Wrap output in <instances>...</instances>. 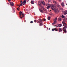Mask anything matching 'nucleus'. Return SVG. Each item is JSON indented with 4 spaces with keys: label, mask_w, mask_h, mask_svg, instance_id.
Segmentation results:
<instances>
[{
    "label": "nucleus",
    "mask_w": 67,
    "mask_h": 67,
    "mask_svg": "<svg viewBox=\"0 0 67 67\" xmlns=\"http://www.w3.org/2000/svg\"><path fill=\"white\" fill-rule=\"evenodd\" d=\"M63 25L64 26L63 28V30L64 32H65V33H66V29H67V24H66V23L64 21H63L62 22Z\"/></svg>",
    "instance_id": "f257e3e1"
},
{
    "label": "nucleus",
    "mask_w": 67,
    "mask_h": 67,
    "mask_svg": "<svg viewBox=\"0 0 67 67\" xmlns=\"http://www.w3.org/2000/svg\"><path fill=\"white\" fill-rule=\"evenodd\" d=\"M51 7L52 10H54L56 9L55 5L53 4H51Z\"/></svg>",
    "instance_id": "f03ea898"
},
{
    "label": "nucleus",
    "mask_w": 67,
    "mask_h": 67,
    "mask_svg": "<svg viewBox=\"0 0 67 67\" xmlns=\"http://www.w3.org/2000/svg\"><path fill=\"white\" fill-rule=\"evenodd\" d=\"M38 21V22L40 23L39 24V25L40 26H42V19H40L39 20V21Z\"/></svg>",
    "instance_id": "7ed1b4c3"
},
{
    "label": "nucleus",
    "mask_w": 67,
    "mask_h": 67,
    "mask_svg": "<svg viewBox=\"0 0 67 67\" xmlns=\"http://www.w3.org/2000/svg\"><path fill=\"white\" fill-rule=\"evenodd\" d=\"M57 17H56L53 20L54 22L52 23L53 25H54V24H56L57 22Z\"/></svg>",
    "instance_id": "20e7f679"
},
{
    "label": "nucleus",
    "mask_w": 67,
    "mask_h": 67,
    "mask_svg": "<svg viewBox=\"0 0 67 67\" xmlns=\"http://www.w3.org/2000/svg\"><path fill=\"white\" fill-rule=\"evenodd\" d=\"M58 31V29H57L55 28L54 29H52V31Z\"/></svg>",
    "instance_id": "39448f33"
},
{
    "label": "nucleus",
    "mask_w": 67,
    "mask_h": 67,
    "mask_svg": "<svg viewBox=\"0 0 67 67\" xmlns=\"http://www.w3.org/2000/svg\"><path fill=\"white\" fill-rule=\"evenodd\" d=\"M53 11H54L55 13H58V10L57 9H54V10H53Z\"/></svg>",
    "instance_id": "423d86ee"
},
{
    "label": "nucleus",
    "mask_w": 67,
    "mask_h": 67,
    "mask_svg": "<svg viewBox=\"0 0 67 67\" xmlns=\"http://www.w3.org/2000/svg\"><path fill=\"white\" fill-rule=\"evenodd\" d=\"M63 31V29H62L61 28H59L58 29V31L59 32H62Z\"/></svg>",
    "instance_id": "0eeeda50"
},
{
    "label": "nucleus",
    "mask_w": 67,
    "mask_h": 67,
    "mask_svg": "<svg viewBox=\"0 0 67 67\" xmlns=\"http://www.w3.org/2000/svg\"><path fill=\"white\" fill-rule=\"evenodd\" d=\"M26 0H24L23 1V5H24L25 4H26Z\"/></svg>",
    "instance_id": "6e6552de"
},
{
    "label": "nucleus",
    "mask_w": 67,
    "mask_h": 67,
    "mask_svg": "<svg viewBox=\"0 0 67 67\" xmlns=\"http://www.w3.org/2000/svg\"><path fill=\"white\" fill-rule=\"evenodd\" d=\"M41 3L43 4L44 5H45V2L44 1H42L41 2Z\"/></svg>",
    "instance_id": "1a4fd4ad"
},
{
    "label": "nucleus",
    "mask_w": 67,
    "mask_h": 67,
    "mask_svg": "<svg viewBox=\"0 0 67 67\" xmlns=\"http://www.w3.org/2000/svg\"><path fill=\"white\" fill-rule=\"evenodd\" d=\"M10 4L12 6H13L14 5V3H13L12 2H10Z\"/></svg>",
    "instance_id": "9d476101"
},
{
    "label": "nucleus",
    "mask_w": 67,
    "mask_h": 67,
    "mask_svg": "<svg viewBox=\"0 0 67 67\" xmlns=\"http://www.w3.org/2000/svg\"><path fill=\"white\" fill-rule=\"evenodd\" d=\"M67 14V11L66 10L64 12V15H66V14Z\"/></svg>",
    "instance_id": "9b49d317"
},
{
    "label": "nucleus",
    "mask_w": 67,
    "mask_h": 67,
    "mask_svg": "<svg viewBox=\"0 0 67 67\" xmlns=\"http://www.w3.org/2000/svg\"><path fill=\"white\" fill-rule=\"evenodd\" d=\"M58 21H61L62 20V19H61L60 18H58Z\"/></svg>",
    "instance_id": "f8f14e48"
},
{
    "label": "nucleus",
    "mask_w": 67,
    "mask_h": 67,
    "mask_svg": "<svg viewBox=\"0 0 67 67\" xmlns=\"http://www.w3.org/2000/svg\"><path fill=\"white\" fill-rule=\"evenodd\" d=\"M39 10L42 13H43V10L41 9H39Z\"/></svg>",
    "instance_id": "ddd939ff"
},
{
    "label": "nucleus",
    "mask_w": 67,
    "mask_h": 67,
    "mask_svg": "<svg viewBox=\"0 0 67 67\" xmlns=\"http://www.w3.org/2000/svg\"><path fill=\"white\" fill-rule=\"evenodd\" d=\"M64 21H67V18H65L63 19Z\"/></svg>",
    "instance_id": "4468645a"
},
{
    "label": "nucleus",
    "mask_w": 67,
    "mask_h": 67,
    "mask_svg": "<svg viewBox=\"0 0 67 67\" xmlns=\"http://www.w3.org/2000/svg\"><path fill=\"white\" fill-rule=\"evenodd\" d=\"M61 5L63 7H64V3L63 2H62L61 3Z\"/></svg>",
    "instance_id": "2eb2a0df"
},
{
    "label": "nucleus",
    "mask_w": 67,
    "mask_h": 67,
    "mask_svg": "<svg viewBox=\"0 0 67 67\" xmlns=\"http://www.w3.org/2000/svg\"><path fill=\"white\" fill-rule=\"evenodd\" d=\"M53 2L54 4H56L57 3L55 1H53Z\"/></svg>",
    "instance_id": "dca6fc26"
},
{
    "label": "nucleus",
    "mask_w": 67,
    "mask_h": 67,
    "mask_svg": "<svg viewBox=\"0 0 67 67\" xmlns=\"http://www.w3.org/2000/svg\"><path fill=\"white\" fill-rule=\"evenodd\" d=\"M31 4H34V1H31Z\"/></svg>",
    "instance_id": "f3484780"
},
{
    "label": "nucleus",
    "mask_w": 67,
    "mask_h": 67,
    "mask_svg": "<svg viewBox=\"0 0 67 67\" xmlns=\"http://www.w3.org/2000/svg\"><path fill=\"white\" fill-rule=\"evenodd\" d=\"M47 7H50V4H48L46 5Z\"/></svg>",
    "instance_id": "a211bd4d"
},
{
    "label": "nucleus",
    "mask_w": 67,
    "mask_h": 67,
    "mask_svg": "<svg viewBox=\"0 0 67 67\" xmlns=\"http://www.w3.org/2000/svg\"><path fill=\"white\" fill-rule=\"evenodd\" d=\"M58 26H59V27H61L62 26V24H60L58 25Z\"/></svg>",
    "instance_id": "6ab92c4d"
},
{
    "label": "nucleus",
    "mask_w": 67,
    "mask_h": 67,
    "mask_svg": "<svg viewBox=\"0 0 67 67\" xmlns=\"http://www.w3.org/2000/svg\"><path fill=\"white\" fill-rule=\"evenodd\" d=\"M50 19H51V17L49 16L48 17V20H50Z\"/></svg>",
    "instance_id": "aec40b11"
},
{
    "label": "nucleus",
    "mask_w": 67,
    "mask_h": 67,
    "mask_svg": "<svg viewBox=\"0 0 67 67\" xmlns=\"http://www.w3.org/2000/svg\"><path fill=\"white\" fill-rule=\"evenodd\" d=\"M50 8V6H48V7H47V9H48V10H49V9Z\"/></svg>",
    "instance_id": "412c9836"
},
{
    "label": "nucleus",
    "mask_w": 67,
    "mask_h": 67,
    "mask_svg": "<svg viewBox=\"0 0 67 67\" xmlns=\"http://www.w3.org/2000/svg\"><path fill=\"white\" fill-rule=\"evenodd\" d=\"M65 18V16H64L63 15H62V18Z\"/></svg>",
    "instance_id": "4be33fe9"
},
{
    "label": "nucleus",
    "mask_w": 67,
    "mask_h": 67,
    "mask_svg": "<svg viewBox=\"0 0 67 67\" xmlns=\"http://www.w3.org/2000/svg\"><path fill=\"white\" fill-rule=\"evenodd\" d=\"M43 9L44 11H46V9H45L44 8H43Z\"/></svg>",
    "instance_id": "5701e85b"
},
{
    "label": "nucleus",
    "mask_w": 67,
    "mask_h": 67,
    "mask_svg": "<svg viewBox=\"0 0 67 67\" xmlns=\"http://www.w3.org/2000/svg\"><path fill=\"white\" fill-rule=\"evenodd\" d=\"M37 21L36 20H34V22H35V23H36Z\"/></svg>",
    "instance_id": "b1692460"
},
{
    "label": "nucleus",
    "mask_w": 67,
    "mask_h": 67,
    "mask_svg": "<svg viewBox=\"0 0 67 67\" xmlns=\"http://www.w3.org/2000/svg\"><path fill=\"white\" fill-rule=\"evenodd\" d=\"M33 23V22L32 21H31L30 22V23Z\"/></svg>",
    "instance_id": "393cba45"
},
{
    "label": "nucleus",
    "mask_w": 67,
    "mask_h": 67,
    "mask_svg": "<svg viewBox=\"0 0 67 67\" xmlns=\"http://www.w3.org/2000/svg\"><path fill=\"white\" fill-rule=\"evenodd\" d=\"M46 21V19H43V21Z\"/></svg>",
    "instance_id": "a878e982"
},
{
    "label": "nucleus",
    "mask_w": 67,
    "mask_h": 67,
    "mask_svg": "<svg viewBox=\"0 0 67 67\" xmlns=\"http://www.w3.org/2000/svg\"><path fill=\"white\" fill-rule=\"evenodd\" d=\"M38 21H39L37 20V23H39V22H38Z\"/></svg>",
    "instance_id": "bb28decb"
},
{
    "label": "nucleus",
    "mask_w": 67,
    "mask_h": 67,
    "mask_svg": "<svg viewBox=\"0 0 67 67\" xmlns=\"http://www.w3.org/2000/svg\"><path fill=\"white\" fill-rule=\"evenodd\" d=\"M56 26L57 27H58V26L57 25H55V26Z\"/></svg>",
    "instance_id": "cd10ccee"
},
{
    "label": "nucleus",
    "mask_w": 67,
    "mask_h": 67,
    "mask_svg": "<svg viewBox=\"0 0 67 67\" xmlns=\"http://www.w3.org/2000/svg\"><path fill=\"white\" fill-rule=\"evenodd\" d=\"M20 13H22V12H21V11H20Z\"/></svg>",
    "instance_id": "c85d7f7f"
},
{
    "label": "nucleus",
    "mask_w": 67,
    "mask_h": 67,
    "mask_svg": "<svg viewBox=\"0 0 67 67\" xmlns=\"http://www.w3.org/2000/svg\"><path fill=\"white\" fill-rule=\"evenodd\" d=\"M22 3H21L20 4V6H22Z\"/></svg>",
    "instance_id": "c756f323"
},
{
    "label": "nucleus",
    "mask_w": 67,
    "mask_h": 67,
    "mask_svg": "<svg viewBox=\"0 0 67 67\" xmlns=\"http://www.w3.org/2000/svg\"><path fill=\"white\" fill-rule=\"evenodd\" d=\"M27 11H29V9H27L26 10Z\"/></svg>",
    "instance_id": "7c9ffc66"
},
{
    "label": "nucleus",
    "mask_w": 67,
    "mask_h": 67,
    "mask_svg": "<svg viewBox=\"0 0 67 67\" xmlns=\"http://www.w3.org/2000/svg\"><path fill=\"white\" fill-rule=\"evenodd\" d=\"M17 9L18 10V11H19V8H17Z\"/></svg>",
    "instance_id": "2f4dec72"
},
{
    "label": "nucleus",
    "mask_w": 67,
    "mask_h": 67,
    "mask_svg": "<svg viewBox=\"0 0 67 67\" xmlns=\"http://www.w3.org/2000/svg\"><path fill=\"white\" fill-rule=\"evenodd\" d=\"M20 18H21V19H22V18H23V17H21V16H20Z\"/></svg>",
    "instance_id": "473e14b6"
},
{
    "label": "nucleus",
    "mask_w": 67,
    "mask_h": 67,
    "mask_svg": "<svg viewBox=\"0 0 67 67\" xmlns=\"http://www.w3.org/2000/svg\"><path fill=\"white\" fill-rule=\"evenodd\" d=\"M48 1H49V2H50V1H51L50 0H48Z\"/></svg>",
    "instance_id": "72a5a7b5"
},
{
    "label": "nucleus",
    "mask_w": 67,
    "mask_h": 67,
    "mask_svg": "<svg viewBox=\"0 0 67 67\" xmlns=\"http://www.w3.org/2000/svg\"><path fill=\"white\" fill-rule=\"evenodd\" d=\"M40 7H41V8H42L43 7H42V5H40Z\"/></svg>",
    "instance_id": "f704fd0d"
},
{
    "label": "nucleus",
    "mask_w": 67,
    "mask_h": 67,
    "mask_svg": "<svg viewBox=\"0 0 67 67\" xmlns=\"http://www.w3.org/2000/svg\"><path fill=\"white\" fill-rule=\"evenodd\" d=\"M8 1H9V2L10 1H11V0H8Z\"/></svg>",
    "instance_id": "c9c22d12"
},
{
    "label": "nucleus",
    "mask_w": 67,
    "mask_h": 67,
    "mask_svg": "<svg viewBox=\"0 0 67 67\" xmlns=\"http://www.w3.org/2000/svg\"><path fill=\"white\" fill-rule=\"evenodd\" d=\"M18 6H19V8H20V5H19Z\"/></svg>",
    "instance_id": "e433bc0d"
},
{
    "label": "nucleus",
    "mask_w": 67,
    "mask_h": 67,
    "mask_svg": "<svg viewBox=\"0 0 67 67\" xmlns=\"http://www.w3.org/2000/svg\"><path fill=\"white\" fill-rule=\"evenodd\" d=\"M20 2H21V3H22V1H20Z\"/></svg>",
    "instance_id": "4c0bfd02"
},
{
    "label": "nucleus",
    "mask_w": 67,
    "mask_h": 67,
    "mask_svg": "<svg viewBox=\"0 0 67 67\" xmlns=\"http://www.w3.org/2000/svg\"><path fill=\"white\" fill-rule=\"evenodd\" d=\"M24 15V13L22 14V15Z\"/></svg>",
    "instance_id": "58836bf2"
},
{
    "label": "nucleus",
    "mask_w": 67,
    "mask_h": 67,
    "mask_svg": "<svg viewBox=\"0 0 67 67\" xmlns=\"http://www.w3.org/2000/svg\"><path fill=\"white\" fill-rule=\"evenodd\" d=\"M20 14L22 15V13H20Z\"/></svg>",
    "instance_id": "ea45409f"
},
{
    "label": "nucleus",
    "mask_w": 67,
    "mask_h": 67,
    "mask_svg": "<svg viewBox=\"0 0 67 67\" xmlns=\"http://www.w3.org/2000/svg\"><path fill=\"white\" fill-rule=\"evenodd\" d=\"M51 15H53V14H51Z\"/></svg>",
    "instance_id": "a19ab883"
},
{
    "label": "nucleus",
    "mask_w": 67,
    "mask_h": 67,
    "mask_svg": "<svg viewBox=\"0 0 67 67\" xmlns=\"http://www.w3.org/2000/svg\"><path fill=\"white\" fill-rule=\"evenodd\" d=\"M20 16H21L22 15L20 14Z\"/></svg>",
    "instance_id": "79ce46f5"
},
{
    "label": "nucleus",
    "mask_w": 67,
    "mask_h": 67,
    "mask_svg": "<svg viewBox=\"0 0 67 67\" xmlns=\"http://www.w3.org/2000/svg\"><path fill=\"white\" fill-rule=\"evenodd\" d=\"M8 4H9V3H8Z\"/></svg>",
    "instance_id": "37998d69"
},
{
    "label": "nucleus",
    "mask_w": 67,
    "mask_h": 67,
    "mask_svg": "<svg viewBox=\"0 0 67 67\" xmlns=\"http://www.w3.org/2000/svg\"><path fill=\"white\" fill-rule=\"evenodd\" d=\"M17 5V6H19V5Z\"/></svg>",
    "instance_id": "c03bdc74"
},
{
    "label": "nucleus",
    "mask_w": 67,
    "mask_h": 67,
    "mask_svg": "<svg viewBox=\"0 0 67 67\" xmlns=\"http://www.w3.org/2000/svg\"><path fill=\"white\" fill-rule=\"evenodd\" d=\"M59 0V1H61V0Z\"/></svg>",
    "instance_id": "a18cd8bd"
},
{
    "label": "nucleus",
    "mask_w": 67,
    "mask_h": 67,
    "mask_svg": "<svg viewBox=\"0 0 67 67\" xmlns=\"http://www.w3.org/2000/svg\"><path fill=\"white\" fill-rule=\"evenodd\" d=\"M24 16H23V17H24Z\"/></svg>",
    "instance_id": "49530a36"
},
{
    "label": "nucleus",
    "mask_w": 67,
    "mask_h": 67,
    "mask_svg": "<svg viewBox=\"0 0 67 67\" xmlns=\"http://www.w3.org/2000/svg\"><path fill=\"white\" fill-rule=\"evenodd\" d=\"M63 33H64V32H63Z\"/></svg>",
    "instance_id": "de8ad7c7"
},
{
    "label": "nucleus",
    "mask_w": 67,
    "mask_h": 67,
    "mask_svg": "<svg viewBox=\"0 0 67 67\" xmlns=\"http://www.w3.org/2000/svg\"><path fill=\"white\" fill-rule=\"evenodd\" d=\"M60 16H62V15H61Z\"/></svg>",
    "instance_id": "09e8293b"
},
{
    "label": "nucleus",
    "mask_w": 67,
    "mask_h": 67,
    "mask_svg": "<svg viewBox=\"0 0 67 67\" xmlns=\"http://www.w3.org/2000/svg\"><path fill=\"white\" fill-rule=\"evenodd\" d=\"M49 30H50V28H49Z\"/></svg>",
    "instance_id": "8fccbe9b"
},
{
    "label": "nucleus",
    "mask_w": 67,
    "mask_h": 67,
    "mask_svg": "<svg viewBox=\"0 0 67 67\" xmlns=\"http://www.w3.org/2000/svg\"><path fill=\"white\" fill-rule=\"evenodd\" d=\"M66 16L67 17V15H66Z\"/></svg>",
    "instance_id": "3c124183"
},
{
    "label": "nucleus",
    "mask_w": 67,
    "mask_h": 67,
    "mask_svg": "<svg viewBox=\"0 0 67 67\" xmlns=\"http://www.w3.org/2000/svg\"><path fill=\"white\" fill-rule=\"evenodd\" d=\"M15 1V0H14Z\"/></svg>",
    "instance_id": "603ef678"
}]
</instances>
